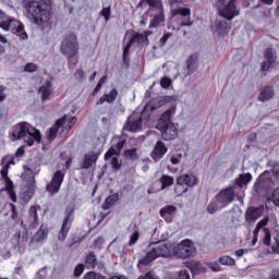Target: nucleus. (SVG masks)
<instances>
[{"label": "nucleus", "mask_w": 279, "mask_h": 279, "mask_svg": "<svg viewBox=\"0 0 279 279\" xmlns=\"http://www.w3.org/2000/svg\"><path fill=\"white\" fill-rule=\"evenodd\" d=\"M11 136L12 141H21V138H23L28 147H32V145H34V141H36V143H40V141L43 140L40 131H38L36 128L32 126V124L27 122H21L16 124L13 128Z\"/></svg>", "instance_id": "3"}, {"label": "nucleus", "mask_w": 279, "mask_h": 279, "mask_svg": "<svg viewBox=\"0 0 279 279\" xmlns=\"http://www.w3.org/2000/svg\"><path fill=\"white\" fill-rule=\"evenodd\" d=\"M104 243H106V240H105L104 238H98V239L95 241L96 247H101V245H104Z\"/></svg>", "instance_id": "55"}, {"label": "nucleus", "mask_w": 279, "mask_h": 279, "mask_svg": "<svg viewBox=\"0 0 279 279\" xmlns=\"http://www.w3.org/2000/svg\"><path fill=\"white\" fill-rule=\"evenodd\" d=\"M199 56L197 53L191 54L186 61V68L184 70L185 76L193 75L197 71V61Z\"/></svg>", "instance_id": "24"}, {"label": "nucleus", "mask_w": 279, "mask_h": 279, "mask_svg": "<svg viewBox=\"0 0 279 279\" xmlns=\"http://www.w3.org/2000/svg\"><path fill=\"white\" fill-rule=\"evenodd\" d=\"M278 60V57L276 56V52L274 49L268 48L265 51V61L262 64V71H269L274 62Z\"/></svg>", "instance_id": "23"}, {"label": "nucleus", "mask_w": 279, "mask_h": 279, "mask_svg": "<svg viewBox=\"0 0 279 279\" xmlns=\"http://www.w3.org/2000/svg\"><path fill=\"white\" fill-rule=\"evenodd\" d=\"M0 27L3 32H12V34H16L21 40H27L28 38L23 23L12 16H4L3 20L0 21Z\"/></svg>", "instance_id": "5"}, {"label": "nucleus", "mask_w": 279, "mask_h": 279, "mask_svg": "<svg viewBox=\"0 0 279 279\" xmlns=\"http://www.w3.org/2000/svg\"><path fill=\"white\" fill-rule=\"evenodd\" d=\"M160 85L161 88H169V86H171V80H169L168 77H163L160 81Z\"/></svg>", "instance_id": "51"}, {"label": "nucleus", "mask_w": 279, "mask_h": 279, "mask_svg": "<svg viewBox=\"0 0 279 279\" xmlns=\"http://www.w3.org/2000/svg\"><path fill=\"white\" fill-rule=\"evenodd\" d=\"M48 231L45 227H40V229L35 234L36 241H44V239H47Z\"/></svg>", "instance_id": "36"}, {"label": "nucleus", "mask_w": 279, "mask_h": 279, "mask_svg": "<svg viewBox=\"0 0 279 279\" xmlns=\"http://www.w3.org/2000/svg\"><path fill=\"white\" fill-rule=\"evenodd\" d=\"M183 0H168L169 5H171V8H173V5H180V3H182Z\"/></svg>", "instance_id": "56"}, {"label": "nucleus", "mask_w": 279, "mask_h": 279, "mask_svg": "<svg viewBox=\"0 0 279 279\" xmlns=\"http://www.w3.org/2000/svg\"><path fill=\"white\" fill-rule=\"evenodd\" d=\"M23 8L35 25H45L51 21L53 14L51 0H23Z\"/></svg>", "instance_id": "1"}, {"label": "nucleus", "mask_w": 279, "mask_h": 279, "mask_svg": "<svg viewBox=\"0 0 279 279\" xmlns=\"http://www.w3.org/2000/svg\"><path fill=\"white\" fill-rule=\"evenodd\" d=\"M172 16H181L183 19L180 27H190V25H193V22H191V9L189 8L172 9Z\"/></svg>", "instance_id": "15"}, {"label": "nucleus", "mask_w": 279, "mask_h": 279, "mask_svg": "<svg viewBox=\"0 0 279 279\" xmlns=\"http://www.w3.org/2000/svg\"><path fill=\"white\" fill-rule=\"evenodd\" d=\"M100 15L104 16L105 21H110V7H106L100 11Z\"/></svg>", "instance_id": "45"}, {"label": "nucleus", "mask_w": 279, "mask_h": 279, "mask_svg": "<svg viewBox=\"0 0 279 279\" xmlns=\"http://www.w3.org/2000/svg\"><path fill=\"white\" fill-rule=\"evenodd\" d=\"M11 165H14V161H9L5 166L2 167L1 175L8 182L5 191H8V195L10 197V199L12 202L16 203V194L14 193V187L12 186V181H10V179L8 178V171L10 169Z\"/></svg>", "instance_id": "17"}, {"label": "nucleus", "mask_w": 279, "mask_h": 279, "mask_svg": "<svg viewBox=\"0 0 279 279\" xmlns=\"http://www.w3.org/2000/svg\"><path fill=\"white\" fill-rule=\"evenodd\" d=\"M85 267L87 269H95L97 267V258L95 257V254L89 253L85 259Z\"/></svg>", "instance_id": "31"}, {"label": "nucleus", "mask_w": 279, "mask_h": 279, "mask_svg": "<svg viewBox=\"0 0 279 279\" xmlns=\"http://www.w3.org/2000/svg\"><path fill=\"white\" fill-rule=\"evenodd\" d=\"M147 45V36L143 35V34H138L136 33L126 44V46L123 49V60L124 62L128 61V56H130V48L132 47V45Z\"/></svg>", "instance_id": "14"}, {"label": "nucleus", "mask_w": 279, "mask_h": 279, "mask_svg": "<svg viewBox=\"0 0 279 279\" xmlns=\"http://www.w3.org/2000/svg\"><path fill=\"white\" fill-rule=\"evenodd\" d=\"M38 210H40V206H32L29 209V216L33 218L34 223L38 221Z\"/></svg>", "instance_id": "38"}, {"label": "nucleus", "mask_w": 279, "mask_h": 279, "mask_svg": "<svg viewBox=\"0 0 279 279\" xmlns=\"http://www.w3.org/2000/svg\"><path fill=\"white\" fill-rule=\"evenodd\" d=\"M123 145H125L123 140L120 137H113L111 141V147L105 154V160H110L112 156H119V154H121V149H123Z\"/></svg>", "instance_id": "16"}, {"label": "nucleus", "mask_w": 279, "mask_h": 279, "mask_svg": "<svg viewBox=\"0 0 279 279\" xmlns=\"http://www.w3.org/2000/svg\"><path fill=\"white\" fill-rule=\"evenodd\" d=\"M125 158H129L130 160H135L136 158V149H129L124 151Z\"/></svg>", "instance_id": "44"}, {"label": "nucleus", "mask_w": 279, "mask_h": 279, "mask_svg": "<svg viewBox=\"0 0 279 279\" xmlns=\"http://www.w3.org/2000/svg\"><path fill=\"white\" fill-rule=\"evenodd\" d=\"M106 80H108V76H102V77L98 81L96 87H95L94 90H93V95H97V93H99V90H101V86H104V84H106Z\"/></svg>", "instance_id": "39"}, {"label": "nucleus", "mask_w": 279, "mask_h": 279, "mask_svg": "<svg viewBox=\"0 0 279 279\" xmlns=\"http://www.w3.org/2000/svg\"><path fill=\"white\" fill-rule=\"evenodd\" d=\"M171 252V248H169L167 244H160L157 247L151 248L146 256L138 262V267L151 265L156 258H169Z\"/></svg>", "instance_id": "7"}, {"label": "nucleus", "mask_w": 279, "mask_h": 279, "mask_svg": "<svg viewBox=\"0 0 279 279\" xmlns=\"http://www.w3.org/2000/svg\"><path fill=\"white\" fill-rule=\"evenodd\" d=\"M99 156L95 151L85 154L83 162H81V169L88 171L89 178H95V167Z\"/></svg>", "instance_id": "11"}, {"label": "nucleus", "mask_w": 279, "mask_h": 279, "mask_svg": "<svg viewBox=\"0 0 279 279\" xmlns=\"http://www.w3.org/2000/svg\"><path fill=\"white\" fill-rule=\"evenodd\" d=\"M80 51V44L77 43V36L74 34L68 35L61 44V53L68 56V58H75V54Z\"/></svg>", "instance_id": "10"}, {"label": "nucleus", "mask_w": 279, "mask_h": 279, "mask_svg": "<svg viewBox=\"0 0 279 279\" xmlns=\"http://www.w3.org/2000/svg\"><path fill=\"white\" fill-rule=\"evenodd\" d=\"M5 100V93L3 87H0V104Z\"/></svg>", "instance_id": "57"}, {"label": "nucleus", "mask_w": 279, "mask_h": 279, "mask_svg": "<svg viewBox=\"0 0 279 279\" xmlns=\"http://www.w3.org/2000/svg\"><path fill=\"white\" fill-rule=\"evenodd\" d=\"M190 269H191L192 274H202V272L206 271V267H204L203 264L199 262L192 263L190 266Z\"/></svg>", "instance_id": "34"}, {"label": "nucleus", "mask_w": 279, "mask_h": 279, "mask_svg": "<svg viewBox=\"0 0 279 279\" xmlns=\"http://www.w3.org/2000/svg\"><path fill=\"white\" fill-rule=\"evenodd\" d=\"M37 66L36 64L34 63H27L25 66H24V71H26V73H35V71H37Z\"/></svg>", "instance_id": "46"}, {"label": "nucleus", "mask_w": 279, "mask_h": 279, "mask_svg": "<svg viewBox=\"0 0 279 279\" xmlns=\"http://www.w3.org/2000/svg\"><path fill=\"white\" fill-rule=\"evenodd\" d=\"M83 279H106L102 275H99L95 271L87 272Z\"/></svg>", "instance_id": "40"}, {"label": "nucleus", "mask_w": 279, "mask_h": 279, "mask_svg": "<svg viewBox=\"0 0 279 279\" xmlns=\"http://www.w3.org/2000/svg\"><path fill=\"white\" fill-rule=\"evenodd\" d=\"M177 110H178V107H175V106H171L168 110H166L161 114V117H160V119L157 123L156 129L157 130H162L163 128H167V125H173L174 123L171 122V117L175 116Z\"/></svg>", "instance_id": "13"}, {"label": "nucleus", "mask_w": 279, "mask_h": 279, "mask_svg": "<svg viewBox=\"0 0 279 279\" xmlns=\"http://www.w3.org/2000/svg\"><path fill=\"white\" fill-rule=\"evenodd\" d=\"M95 77H97V72H94V74L90 76V80H95Z\"/></svg>", "instance_id": "64"}, {"label": "nucleus", "mask_w": 279, "mask_h": 279, "mask_svg": "<svg viewBox=\"0 0 279 279\" xmlns=\"http://www.w3.org/2000/svg\"><path fill=\"white\" fill-rule=\"evenodd\" d=\"M162 106H165V100H162V98L150 99L142 112H133V114L128 119L124 130H128V132H141V123L143 119H148L151 117V112H154V110H158V108H162Z\"/></svg>", "instance_id": "2"}, {"label": "nucleus", "mask_w": 279, "mask_h": 279, "mask_svg": "<svg viewBox=\"0 0 279 279\" xmlns=\"http://www.w3.org/2000/svg\"><path fill=\"white\" fill-rule=\"evenodd\" d=\"M77 123V118L71 117V116H65L61 120H59L54 126L50 128L47 134L48 141H54L56 140V134H58V130L62 128L65 130V132H69L71 128L74 126V124Z\"/></svg>", "instance_id": "9"}, {"label": "nucleus", "mask_w": 279, "mask_h": 279, "mask_svg": "<svg viewBox=\"0 0 279 279\" xmlns=\"http://www.w3.org/2000/svg\"><path fill=\"white\" fill-rule=\"evenodd\" d=\"M252 182V173H242L235 179V184L240 189H245Z\"/></svg>", "instance_id": "28"}, {"label": "nucleus", "mask_w": 279, "mask_h": 279, "mask_svg": "<svg viewBox=\"0 0 279 279\" xmlns=\"http://www.w3.org/2000/svg\"><path fill=\"white\" fill-rule=\"evenodd\" d=\"M169 151V148H167V145L162 143V141H158L151 151V158L153 160H161L165 155Z\"/></svg>", "instance_id": "22"}, {"label": "nucleus", "mask_w": 279, "mask_h": 279, "mask_svg": "<svg viewBox=\"0 0 279 279\" xmlns=\"http://www.w3.org/2000/svg\"><path fill=\"white\" fill-rule=\"evenodd\" d=\"M167 247L171 250V256H177V258H189L195 254V247L191 240H183L177 245L168 243Z\"/></svg>", "instance_id": "8"}, {"label": "nucleus", "mask_w": 279, "mask_h": 279, "mask_svg": "<svg viewBox=\"0 0 279 279\" xmlns=\"http://www.w3.org/2000/svg\"><path fill=\"white\" fill-rule=\"evenodd\" d=\"M0 43H2V45L8 44V38H5V36L0 34Z\"/></svg>", "instance_id": "59"}, {"label": "nucleus", "mask_w": 279, "mask_h": 279, "mask_svg": "<svg viewBox=\"0 0 279 279\" xmlns=\"http://www.w3.org/2000/svg\"><path fill=\"white\" fill-rule=\"evenodd\" d=\"M145 1L151 8H156V7L162 8V4H160V2L158 0H145Z\"/></svg>", "instance_id": "53"}, {"label": "nucleus", "mask_w": 279, "mask_h": 279, "mask_svg": "<svg viewBox=\"0 0 279 279\" xmlns=\"http://www.w3.org/2000/svg\"><path fill=\"white\" fill-rule=\"evenodd\" d=\"M267 173H264L263 175H260L258 179H257V183L256 185L258 186H263V184H267Z\"/></svg>", "instance_id": "52"}, {"label": "nucleus", "mask_w": 279, "mask_h": 279, "mask_svg": "<svg viewBox=\"0 0 279 279\" xmlns=\"http://www.w3.org/2000/svg\"><path fill=\"white\" fill-rule=\"evenodd\" d=\"M234 202V189L227 187L219 192L216 197L209 203L207 206V213L209 215H215L217 210H221V208H226L229 204Z\"/></svg>", "instance_id": "4"}, {"label": "nucleus", "mask_w": 279, "mask_h": 279, "mask_svg": "<svg viewBox=\"0 0 279 279\" xmlns=\"http://www.w3.org/2000/svg\"><path fill=\"white\" fill-rule=\"evenodd\" d=\"M272 202L275 206H279V189H276L272 193Z\"/></svg>", "instance_id": "50"}, {"label": "nucleus", "mask_w": 279, "mask_h": 279, "mask_svg": "<svg viewBox=\"0 0 279 279\" xmlns=\"http://www.w3.org/2000/svg\"><path fill=\"white\" fill-rule=\"evenodd\" d=\"M23 154V148H19V150L16 151V156H21Z\"/></svg>", "instance_id": "63"}, {"label": "nucleus", "mask_w": 279, "mask_h": 279, "mask_svg": "<svg viewBox=\"0 0 279 279\" xmlns=\"http://www.w3.org/2000/svg\"><path fill=\"white\" fill-rule=\"evenodd\" d=\"M38 93L41 96V101H47L51 94L53 93V88L51 87V82L46 81L41 87H39Z\"/></svg>", "instance_id": "26"}, {"label": "nucleus", "mask_w": 279, "mask_h": 279, "mask_svg": "<svg viewBox=\"0 0 279 279\" xmlns=\"http://www.w3.org/2000/svg\"><path fill=\"white\" fill-rule=\"evenodd\" d=\"M198 182V179L195 174L189 173V174H182L179 178H177V184L179 186H189L190 189H193Z\"/></svg>", "instance_id": "21"}, {"label": "nucleus", "mask_w": 279, "mask_h": 279, "mask_svg": "<svg viewBox=\"0 0 279 279\" xmlns=\"http://www.w3.org/2000/svg\"><path fill=\"white\" fill-rule=\"evenodd\" d=\"M160 182H161V185H162L161 191H165V189H167V186H172L173 185V177L163 174L160 178Z\"/></svg>", "instance_id": "33"}, {"label": "nucleus", "mask_w": 279, "mask_h": 279, "mask_svg": "<svg viewBox=\"0 0 279 279\" xmlns=\"http://www.w3.org/2000/svg\"><path fill=\"white\" fill-rule=\"evenodd\" d=\"M161 132V138L163 141H173L178 138V126L175 124H167L162 129H157Z\"/></svg>", "instance_id": "20"}, {"label": "nucleus", "mask_w": 279, "mask_h": 279, "mask_svg": "<svg viewBox=\"0 0 279 279\" xmlns=\"http://www.w3.org/2000/svg\"><path fill=\"white\" fill-rule=\"evenodd\" d=\"M263 213H265V207H250L245 211V220L247 223H254L259 217H263Z\"/></svg>", "instance_id": "19"}, {"label": "nucleus", "mask_w": 279, "mask_h": 279, "mask_svg": "<svg viewBox=\"0 0 279 279\" xmlns=\"http://www.w3.org/2000/svg\"><path fill=\"white\" fill-rule=\"evenodd\" d=\"M229 29H230V26H228V23L223 22L219 24L217 32L220 36H225V34H228Z\"/></svg>", "instance_id": "37"}, {"label": "nucleus", "mask_w": 279, "mask_h": 279, "mask_svg": "<svg viewBox=\"0 0 279 279\" xmlns=\"http://www.w3.org/2000/svg\"><path fill=\"white\" fill-rule=\"evenodd\" d=\"M141 236V233H138V231H134L131 235H130V241H129V245H134L136 243V241H138Z\"/></svg>", "instance_id": "42"}, {"label": "nucleus", "mask_w": 279, "mask_h": 279, "mask_svg": "<svg viewBox=\"0 0 279 279\" xmlns=\"http://www.w3.org/2000/svg\"><path fill=\"white\" fill-rule=\"evenodd\" d=\"M73 213H74L73 207H68L65 209V217L61 226V230L58 234L59 241H64L66 239V235L69 234V230H71V222L73 221Z\"/></svg>", "instance_id": "12"}, {"label": "nucleus", "mask_w": 279, "mask_h": 279, "mask_svg": "<svg viewBox=\"0 0 279 279\" xmlns=\"http://www.w3.org/2000/svg\"><path fill=\"white\" fill-rule=\"evenodd\" d=\"M244 251L243 250H239L235 252V256H238V258H241V256H243Z\"/></svg>", "instance_id": "60"}, {"label": "nucleus", "mask_w": 279, "mask_h": 279, "mask_svg": "<svg viewBox=\"0 0 279 279\" xmlns=\"http://www.w3.org/2000/svg\"><path fill=\"white\" fill-rule=\"evenodd\" d=\"M168 158L170 159V162L172 165H180L181 160H182V153L175 150L172 151L168 155Z\"/></svg>", "instance_id": "32"}, {"label": "nucleus", "mask_w": 279, "mask_h": 279, "mask_svg": "<svg viewBox=\"0 0 279 279\" xmlns=\"http://www.w3.org/2000/svg\"><path fill=\"white\" fill-rule=\"evenodd\" d=\"M161 23H165V14L162 13V10H160V13L150 22V27H158Z\"/></svg>", "instance_id": "35"}, {"label": "nucleus", "mask_w": 279, "mask_h": 279, "mask_svg": "<svg viewBox=\"0 0 279 279\" xmlns=\"http://www.w3.org/2000/svg\"><path fill=\"white\" fill-rule=\"evenodd\" d=\"M71 162H73V159L70 158L65 161V163L61 162L59 165L60 170L56 171L52 180L46 186L48 193H51V195H53V193H58V191H60V186H62V182H64V175H66V170L69 169V167H71Z\"/></svg>", "instance_id": "6"}, {"label": "nucleus", "mask_w": 279, "mask_h": 279, "mask_svg": "<svg viewBox=\"0 0 279 279\" xmlns=\"http://www.w3.org/2000/svg\"><path fill=\"white\" fill-rule=\"evenodd\" d=\"M263 3H266L267 5H271L274 3V0H260Z\"/></svg>", "instance_id": "61"}, {"label": "nucleus", "mask_w": 279, "mask_h": 279, "mask_svg": "<svg viewBox=\"0 0 279 279\" xmlns=\"http://www.w3.org/2000/svg\"><path fill=\"white\" fill-rule=\"evenodd\" d=\"M274 88L272 87H265L264 89H262L259 96H258V101H269V99L274 98Z\"/></svg>", "instance_id": "29"}, {"label": "nucleus", "mask_w": 279, "mask_h": 279, "mask_svg": "<svg viewBox=\"0 0 279 279\" xmlns=\"http://www.w3.org/2000/svg\"><path fill=\"white\" fill-rule=\"evenodd\" d=\"M119 92L117 89H112L109 94H105L96 101V106H101L104 104H114Z\"/></svg>", "instance_id": "25"}, {"label": "nucleus", "mask_w": 279, "mask_h": 279, "mask_svg": "<svg viewBox=\"0 0 279 279\" xmlns=\"http://www.w3.org/2000/svg\"><path fill=\"white\" fill-rule=\"evenodd\" d=\"M119 202V195L118 194H111L109 197H107L105 204L102 205L104 210H108L111 208V206H114Z\"/></svg>", "instance_id": "30"}, {"label": "nucleus", "mask_w": 279, "mask_h": 279, "mask_svg": "<svg viewBox=\"0 0 279 279\" xmlns=\"http://www.w3.org/2000/svg\"><path fill=\"white\" fill-rule=\"evenodd\" d=\"M111 167L113 169H116L117 171H119V169H121V162L119 161V159L117 157L111 158Z\"/></svg>", "instance_id": "47"}, {"label": "nucleus", "mask_w": 279, "mask_h": 279, "mask_svg": "<svg viewBox=\"0 0 279 279\" xmlns=\"http://www.w3.org/2000/svg\"><path fill=\"white\" fill-rule=\"evenodd\" d=\"M4 16H8V15H5V13H3V11L0 10V21H3Z\"/></svg>", "instance_id": "62"}, {"label": "nucleus", "mask_w": 279, "mask_h": 279, "mask_svg": "<svg viewBox=\"0 0 279 279\" xmlns=\"http://www.w3.org/2000/svg\"><path fill=\"white\" fill-rule=\"evenodd\" d=\"M75 75H76V77H80V80H84V71L77 70Z\"/></svg>", "instance_id": "58"}, {"label": "nucleus", "mask_w": 279, "mask_h": 279, "mask_svg": "<svg viewBox=\"0 0 279 279\" xmlns=\"http://www.w3.org/2000/svg\"><path fill=\"white\" fill-rule=\"evenodd\" d=\"M171 36H173V34H171V33L163 34V36L159 39V45L161 47H165L167 45V40H169V38H171Z\"/></svg>", "instance_id": "43"}, {"label": "nucleus", "mask_w": 279, "mask_h": 279, "mask_svg": "<svg viewBox=\"0 0 279 279\" xmlns=\"http://www.w3.org/2000/svg\"><path fill=\"white\" fill-rule=\"evenodd\" d=\"M84 274V264H78L74 269V276L80 277Z\"/></svg>", "instance_id": "49"}, {"label": "nucleus", "mask_w": 279, "mask_h": 279, "mask_svg": "<svg viewBox=\"0 0 279 279\" xmlns=\"http://www.w3.org/2000/svg\"><path fill=\"white\" fill-rule=\"evenodd\" d=\"M175 210H178L175 206L167 205L160 209L159 215L166 219V221H171L173 215H175Z\"/></svg>", "instance_id": "27"}, {"label": "nucleus", "mask_w": 279, "mask_h": 279, "mask_svg": "<svg viewBox=\"0 0 279 279\" xmlns=\"http://www.w3.org/2000/svg\"><path fill=\"white\" fill-rule=\"evenodd\" d=\"M236 0H231L227 7L219 10L220 16L227 19V21H232L234 16H239V11L236 10Z\"/></svg>", "instance_id": "18"}, {"label": "nucleus", "mask_w": 279, "mask_h": 279, "mask_svg": "<svg viewBox=\"0 0 279 279\" xmlns=\"http://www.w3.org/2000/svg\"><path fill=\"white\" fill-rule=\"evenodd\" d=\"M178 279H191V275H189V271L181 270L177 272Z\"/></svg>", "instance_id": "48"}, {"label": "nucleus", "mask_w": 279, "mask_h": 279, "mask_svg": "<svg viewBox=\"0 0 279 279\" xmlns=\"http://www.w3.org/2000/svg\"><path fill=\"white\" fill-rule=\"evenodd\" d=\"M267 279H279V269L272 270Z\"/></svg>", "instance_id": "54"}, {"label": "nucleus", "mask_w": 279, "mask_h": 279, "mask_svg": "<svg viewBox=\"0 0 279 279\" xmlns=\"http://www.w3.org/2000/svg\"><path fill=\"white\" fill-rule=\"evenodd\" d=\"M221 265H234V259L230 256H222L219 259Z\"/></svg>", "instance_id": "41"}]
</instances>
